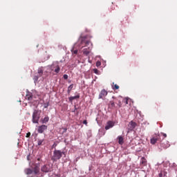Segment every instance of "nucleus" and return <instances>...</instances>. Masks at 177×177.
Listing matches in <instances>:
<instances>
[{
  "instance_id": "58836bf2",
  "label": "nucleus",
  "mask_w": 177,
  "mask_h": 177,
  "mask_svg": "<svg viewBox=\"0 0 177 177\" xmlns=\"http://www.w3.org/2000/svg\"><path fill=\"white\" fill-rule=\"evenodd\" d=\"M37 160H38V161H39V158H38Z\"/></svg>"
},
{
  "instance_id": "b1692460",
  "label": "nucleus",
  "mask_w": 177,
  "mask_h": 177,
  "mask_svg": "<svg viewBox=\"0 0 177 177\" xmlns=\"http://www.w3.org/2000/svg\"><path fill=\"white\" fill-rule=\"evenodd\" d=\"M117 100H118V107H119V108H121L122 106V102H121V100L117 99Z\"/></svg>"
},
{
  "instance_id": "20e7f679",
  "label": "nucleus",
  "mask_w": 177,
  "mask_h": 177,
  "mask_svg": "<svg viewBox=\"0 0 177 177\" xmlns=\"http://www.w3.org/2000/svg\"><path fill=\"white\" fill-rule=\"evenodd\" d=\"M41 170L42 172H50V171H52V166H50V165H44L41 168Z\"/></svg>"
},
{
  "instance_id": "c9c22d12",
  "label": "nucleus",
  "mask_w": 177,
  "mask_h": 177,
  "mask_svg": "<svg viewBox=\"0 0 177 177\" xmlns=\"http://www.w3.org/2000/svg\"><path fill=\"white\" fill-rule=\"evenodd\" d=\"M96 64H97V66H100V64H101L100 62H97Z\"/></svg>"
},
{
  "instance_id": "dca6fc26",
  "label": "nucleus",
  "mask_w": 177,
  "mask_h": 177,
  "mask_svg": "<svg viewBox=\"0 0 177 177\" xmlns=\"http://www.w3.org/2000/svg\"><path fill=\"white\" fill-rule=\"evenodd\" d=\"M136 122H133V121H131V122H130V128L131 129H135V128H136Z\"/></svg>"
},
{
  "instance_id": "5701e85b",
  "label": "nucleus",
  "mask_w": 177,
  "mask_h": 177,
  "mask_svg": "<svg viewBox=\"0 0 177 177\" xmlns=\"http://www.w3.org/2000/svg\"><path fill=\"white\" fill-rule=\"evenodd\" d=\"M39 77H41V76H39V75L34 76L33 80H34L35 82H37V81H38V80L39 79Z\"/></svg>"
},
{
  "instance_id": "6ab92c4d",
  "label": "nucleus",
  "mask_w": 177,
  "mask_h": 177,
  "mask_svg": "<svg viewBox=\"0 0 177 177\" xmlns=\"http://www.w3.org/2000/svg\"><path fill=\"white\" fill-rule=\"evenodd\" d=\"M33 171L31 169H25V174H26V175H31L32 174Z\"/></svg>"
},
{
  "instance_id": "cd10ccee",
  "label": "nucleus",
  "mask_w": 177,
  "mask_h": 177,
  "mask_svg": "<svg viewBox=\"0 0 177 177\" xmlns=\"http://www.w3.org/2000/svg\"><path fill=\"white\" fill-rule=\"evenodd\" d=\"M72 55H77L78 53V50H71Z\"/></svg>"
},
{
  "instance_id": "e433bc0d",
  "label": "nucleus",
  "mask_w": 177,
  "mask_h": 177,
  "mask_svg": "<svg viewBox=\"0 0 177 177\" xmlns=\"http://www.w3.org/2000/svg\"><path fill=\"white\" fill-rule=\"evenodd\" d=\"M125 103H126V104H128V100H125Z\"/></svg>"
},
{
  "instance_id": "7ed1b4c3",
  "label": "nucleus",
  "mask_w": 177,
  "mask_h": 177,
  "mask_svg": "<svg viewBox=\"0 0 177 177\" xmlns=\"http://www.w3.org/2000/svg\"><path fill=\"white\" fill-rule=\"evenodd\" d=\"M80 45H84L83 46H82V48H84V46H88V45H89V44H91V41L89 40H86V37H82L80 39Z\"/></svg>"
},
{
  "instance_id": "2f4dec72",
  "label": "nucleus",
  "mask_w": 177,
  "mask_h": 177,
  "mask_svg": "<svg viewBox=\"0 0 177 177\" xmlns=\"http://www.w3.org/2000/svg\"><path fill=\"white\" fill-rule=\"evenodd\" d=\"M30 136H31V133L28 132L26 133V138H30Z\"/></svg>"
},
{
  "instance_id": "9d476101",
  "label": "nucleus",
  "mask_w": 177,
  "mask_h": 177,
  "mask_svg": "<svg viewBox=\"0 0 177 177\" xmlns=\"http://www.w3.org/2000/svg\"><path fill=\"white\" fill-rule=\"evenodd\" d=\"M55 73H56V74L59 73L60 72V67L59 66V65H56L55 66V64H53L50 66V69L52 71H53V68H55Z\"/></svg>"
},
{
  "instance_id": "c85d7f7f",
  "label": "nucleus",
  "mask_w": 177,
  "mask_h": 177,
  "mask_svg": "<svg viewBox=\"0 0 177 177\" xmlns=\"http://www.w3.org/2000/svg\"><path fill=\"white\" fill-rule=\"evenodd\" d=\"M61 131H62V133H66V132H67V128H62Z\"/></svg>"
},
{
  "instance_id": "f8f14e48",
  "label": "nucleus",
  "mask_w": 177,
  "mask_h": 177,
  "mask_svg": "<svg viewBox=\"0 0 177 177\" xmlns=\"http://www.w3.org/2000/svg\"><path fill=\"white\" fill-rule=\"evenodd\" d=\"M91 48H84L83 49V55H85V56H88L91 53Z\"/></svg>"
},
{
  "instance_id": "c756f323",
  "label": "nucleus",
  "mask_w": 177,
  "mask_h": 177,
  "mask_svg": "<svg viewBox=\"0 0 177 177\" xmlns=\"http://www.w3.org/2000/svg\"><path fill=\"white\" fill-rule=\"evenodd\" d=\"M49 107V102L44 104V109H48Z\"/></svg>"
},
{
  "instance_id": "ddd939ff",
  "label": "nucleus",
  "mask_w": 177,
  "mask_h": 177,
  "mask_svg": "<svg viewBox=\"0 0 177 177\" xmlns=\"http://www.w3.org/2000/svg\"><path fill=\"white\" fill-rule=\"evenodd\" d=\"M140 164L143 165V167H146V165H147V160L145 157L141 158Z\"/></svg>"
},
{
  "instance_id": "a878e982",
  "label": "nucleus",
  "mask_w": 177,
  "mask_h": 177,
  "mask_svg": "<svg viewBox=\"0 0 177 177\" xmlns=\"http://www.w3.org/2000/svg\"><path fill=\"white\" fill-rule=\"evenodd\" d=\"M112 88L113 89H116V90L120 89V86L118 84H114Z\"/></svg>"
},
{
  "instance_id": "f3484780",
  "label": "nucleus",
  "mask_w": 177,
  "mask_h": 177,
  "mask_svg": "<svg viewBox=\"0 0 177 177\" xmlns=\"http://www.w3.org/2000/svg\"><path fill=\"white\" fill-rule=\"evenodd\" d=\"M109 107H110V109H114V107H115V103L114 101L109 102Z\"/></svg>"
},
{
  "instance_id": "72a5a7b5",
  "label": "nucleus",
  "mask_w": 177,
  "mask_h": 177,
  "mask_svg": "<svg viewBox=\"0 0 177 177\" xmlns=\"http://www.w3.org/2000/svg\"><path fill=\"white\" fill-rule=\"evenodd\" d=\"M44 73L46 75V77H48V71H44Z\"/></svg>"
},
{
  "instance_id": "4be33fe9",
  "label": "nucleus",
  "mask_w": 177,
  "mask_h": 177,
  "mask_svg": "<svg viewBox=\"0 0 177 177\" xmlns=\"http://www.w3.org/2000/svg\"><path fill=\"white\" fill-rule=\"evenodd\" d=\"M48 121H49V117L46 116V117L44 118V120H43V121H42V123H43V124H46V122H48Z\"/></svg>"
},
{
  "instance_id": "bb28decb",
  "label": "nucleus",
  "mask_w": 177,
  "mask_h": 177,
  "mask_svg": "<svg viewBox=\"0 0 177 177\" xmlns=\"http://www.w3.org/2000/svg\"><path fill=\"white\" fill-rule=\"evenodd\" d=\"M93 72L95 73V74H97V75H99V74H100V72L99 71V70L94 68L93 69Z\"/></svg>"
},
{
  "instance_id": "f704fd0d",
  "label": "nucleus",
  "mask_w": 177,
  "mask_h": 177,
  "mask_svg": "<svg viewBox=\"0 0 177 177\" xmlns=\"http://www.w3.org/2000/svg\"><path fill=\"white\" fill-rule=\"evenodd\" d=\"M162 135L164 136V138H167V134L162 133Z\"/></svg>"
},
{
  "instance_id": "4468645a",
  "label": "nucleus",
  "mask_w": 177,
  "mask_h": 177,
  "mask_svg": "<svg viewBox=\"0 0 177 177\" xmlns=\"http://www.w3.org/2000/svg\"><path fill=\"white\" fill-rule=\"evenodd\" d=\"M44 71H45V69H44V68H39L37 71L39 74L38 75H39V77H42V75H44Z\"/></svg>"
},
{
  "instance_id": "39448f33",
  "label": "nucleus",
  "mask_w": 177,
  "mask_h": 177,
  "mask_svg": "<svg viewBox=\"0 0 177 177\" xmlns=\"http://www.w3.org/2000/svg\"><path fill=\"white\" fill-rule=\"evenodd\" d=\"M160 140V135L158 134H155L153 138H151V145H156L157 142Z\"/></svg>"
},
{
  "instance_id": "7c9ffc66",
  "label": "nucleus",
  "mask_w": 177,
  "mask_h": 177,
  "mask_svg": "<svg viewBox=\"0 0 177 177\" xmlns=\"http://www.w3.org/2000/svg\"><path fill=\"white\" fill-rule=\"evenodd\" d=\"M64 80H68V75H64Z\"/></svg>"
},
{
  "instance_id": "9b49d317",
  "label": "nucleus",
  "mask_w": 177,
  "mask_h": 177,
  "mask_svg": "<svg viewBox=\"0 0 177 177\" xmlns=\"http://www.w3.org/2000/svg\"><path fill=\"white\" fill-rule=\"evenodd\" d=\"M26 100L31 102L32 100V93L27 92V93L26 95Z\"/></svg>"
},
{
  "instance_id": "aec40b11",
  "label": "nucleus",
  "mask_w": 177,
  "mask_h": 177,
  "mask_svg": "<svg viewBox=\"0 0 177 177\" xmlns=\"http://www.w3.org/2000/svg\"><path fill=\"white\" fill-rule=\"evenodd\" d=\"M35 175H37L39 172V167L38 166L35 167L34 171H33Z\"/></svg>"
},
{
  "instance_id": "f257e3e1",
  "label": "nucleus",
  "mask_w": 177,
  "mask_h": 177,
  "mask_svg": "<svg viewBox=\"0 0 177 177\" xmlns=\"http://www.w3.org/2000/svg\"><path fill=\"white\" fill-rule=\"evenodd\" d=\"M63 154L64 156H66V152L55 149L53 152V156L51 158V160L53 161H57V160H60V158L63 157Z\"/></svg>"
},
{
  "instance_id": "0eeeda50",
  "label": "nucleus",
  "mask_w": 177,
  "mask_h": 177,
  "mask_svg": "<svg viewBox=\"0 0 177 177\" xmlns=\"http://www.w3.org/2000/svg\"><path fill=\"white\" fill-rule=\"evenodd\" d=\"M46 129H48V126L43 124V125L39 127L37 132L39 133H44V131H46Z\"/></svg>"
},
{
  "instance_id": "4c0bfd02",
  "label": "nucleus",
  "mask_w": 177,
  "mask_h": 177,
  "mask_svg": "<svg viewBox=\"0 0 177 177\" xmlns=\"http://www.w3.org/2000/svg\"><path fill=\"white\" fill-rule=\"evenodd\" d=\"M159 177H162V174H160Z\"/></svg>"
},
{
  "instance_id": "423d86ee",
  "label": "nucleus",
  "mask_w": 177,
  "mask_h": 177,
  "mask_svg": "<svg viewBox=\"0 0 177 177\" xmlns=\"http://www.w3.org/2000/svg\"><path fill=\"white\" fill-rule=\"evenodd\" d=\"M114 125H115V122L113 121H108L106 125L105 126L106 131H108V129H110V128H113Z\"/></svg>"
},
{
  "instance_id": "6e6552de",
  "label": "nucleus",
  "mask_w": 177,
  "mask_h": 177,
  "mask_svg": "<svg viewBox=\"0 0 177 177\" xmlns=\"http://www.w3.org/2000/svg\"><path fill=\"white\" fill-rule=\"evenodd\" d=\"M106 95H108L107 91H106V89H102L99 94V99H103V97H106Z\"/></svg>"
},
{
  "instance_id": "412c9836",
  "label": "nucleus",
  "mask_w": 177,
  "mask_h": 177,
  "mask_svg": "<svg viewBox=\"0 0 177 177\" xmlns=\"http://www.w3.org/2000/svg\"><path fill=\"white\" fill-rule=\"evenodd\" d=\"M73 88H74V84H71L68 87V93L70 95L71 91L73 90Z\"/></svg>"
},
{
  "instance_id": "2eb2a0df",
  "label": "nucleus",
  "mask_w": 177,
  "mask_h": 177,
  "mask_svg": "<svg viewBox=\"0 0 177 177\" xmlns=\"http://www.w3.org/2000/svg\"><path fill=\"white\" fill-rule=\"evenodd\" d=\"M118 140L119 145H124V138H122V136H119L118 137Z\"/></svg>"
},
{
  "instance_id": "1a4fd4ad",
  "label": "nucleus",
  "mask_w": 177,
  "mask_h": 177,
  "mask_svg": "<svg viewBox=\"0 0 177 177\" xmlns=\"http://www.w3.org/2000/svg\"><path fill=\"white\" fill-rule=\"evenodd\" d=\"M160 146L163 149H168V147H169V146L171 145H169V142H168L167 140H165L160 143Z\"/></svg>"
},
{
  "instance_id": "a211bd4d",
  "label": "nucleus",
  "mask_w": 177,
  "mask_h": 177,
  "mask_svg": "<svg viewBox=\"0 0 177 177\" xmlns=\"http://www.w3.org/2000/svg\"><path fill=\"white\" fill-rule=\"evenodd\" d=\"M75 99H80V94H78L77 95L69 97L70 102H73V100H75Z\"/></svg>"
},
{
  "instance_id": "f03ea898",
  "label": "nucleus",
  "mask_w": 177,
  "mask_h": 177,
  "mask_svg": "<svg viewBox=\"0 0 177 177\" xmlns=\"http://www.w3.org/2000/svg\"><path fill=\"white\" fill-rule=\"evenodd\" d=\"M39 118H41V116L38 113V111L37 110L34 111L32 113V119L33 124H38V122L39 121Z\"/></svg>"
},
{
  "instance_id": "393cba45",
  "label": "nucleus",
  "mask_w": 177,
  "mask_h": 177,
  "mask_svg": "<svg viewBox=\"0 0 177 177\" xmlns=\"http://www.w3.org/2000/svg\"><path fill=\"white\" fill-rule=\"evenodd\" d=\"M42 143H44V140H39L37 141V145H38V146L42 145Z\"/></svg>"
},
{
  "instance_id": "473e14b6",
  "label": "nucleus",
  "mask_w": 177,
  "mask_h": 177,
  "mask_svg": "<svg viewBox=\"0 0 177 177\" xmlns=\"http://www.w3.org/2000/svg\"><path fill=\"white\" fill-rule=\"evenodd\" d=\"M83 124H84V125H88V122L86 121V120L83 121Z\"/></svg>"
}]
</instances>
